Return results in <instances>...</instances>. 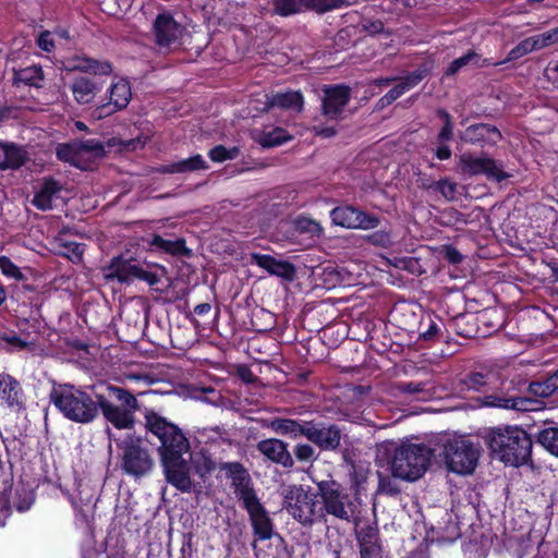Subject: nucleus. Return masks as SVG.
<instances>
[{
    "label": "nucleus",
    "instance_id": "c85d7f7f",
    "mask_svg": "<svg viewBox=\"0 0 558 558\" xmlns=\"http://www.w3.org/2000/svg\"><path fill=\"white\" fill-rule=\"evenodd\" d=\"M207 168L208 166L206 160L202 155L197 154L186 159H182L169 165H162L157 168V172L161 174L189 173Z\"/></svg>",
    "mask_w": 558,
    "mask_h": 558
},
{
    "label": "nucleus",
    "instance_id": "f03ea898",
    "mask_svg": "<svg viewBox=\"0 0 558 558\" xmlns=\"http://www.w3.org/2000/svg\"><path fill=\"white\" fill-rule=\"evenodd\" d=\"M486 444L499 459L510 465L525 464L532 453V439L519 427L492 429L486 436Z\"/></svg>",
    "mask_w": 558,
    "mask_h": 558
},
{
    "label": "nucleus",
    "instance_id": "7ed1b4c3",
    "mask_svg": "<svg viewBox=\"0 0 558 558\" xmlns=\"http://www.w3.org/2000/svg\"><path fill=\"white\" fill-rule=\"evenodd\" d=\"M432 454V450L424 444H402L395 449L390 462L391 474L414 482L426 472Z\"/></svg>",
    "mask_w": 558,
    "mask_h": 558
},
{
    "label": "nucleus",
    "instance_id": "393cba45",
    "mask_svg": "<svg viewBox=\"0 0 558 558\" xmlns=\"http://www.w3.org/2000/svg\"><path fill=\"white\" fill-rule=\"evenodd\" d=\"M462 140L483 147L497 144L501 140V133L495 125L478 123L466 128Z\"/></svg>",
    "mask_w": 558,
    "mask_h": 558
},
{
    "label": "nucleus",
    "instance_id": "338daca9",
    "mask_svg": "<svg viewBox=\"0 0 558 558\" xmlns=\"http://www.w3.org/2000/svg\"><path fill=\"white\" fill-rule=\"evenodd\" d=\"M527 40H530V45L533 46V51L539 50V49H543L546 47L544 40H542L541 34L536 35V36L529 37Z\"/></svg>",
    "mask_w": 558,
    "mask_h": 558
},
{
    "label": "nucleus",
    "instance_id": "e433bc0d",
    "mask_svg": "<svg viewBox=\"0 0 558 558\" xmlns=\"http://www.w3.org/2000/svg\"><path fill=\"white\" fill-rule=\"evenodd\" d=\"M44 81L43 69L37 65L26 66L14 71V83H23L25 85L40 87Z\"/></svg>",
    "mask_w": 558,
    "mask_h": 558
},
{
    "label": "nucleus",
    "instance_id": "4468645a",
    "mask_svg": "<svg viewBox=\"0 0 558 558\" xmlns=\"http://www.w3.org/2000/svg\"><path fill=\"white\" fill-rule=\"evenodd\" d=\"M304 437L323 451H335L341 444L342 435L335 424L306 421Z\"/></svg>",
    "mask_w": 558,
    "mask_h": 558
},
{
    "label": "nucleus",
    "instance_id": "1a4fd4ad",
    "mask_svg": "<svg viewBox=\"0 0 558 558\" xmlns=\"http://www.w3.org/2000/svg\"><path fill=\"white\" fill-rule=\"evenodd\" d=\"M105 271L107 280H118L121 283L142 280L153 287L160 281L157 274L145 270L136 260L121 255L113 257Z\"/></svg>",
    "mask_w": 558,
    "mask_h": 558
},
{
    "label": "nucleus",
    "instance_id": "69168bd1",
    "mask_svg": "<svg viewBox=\"0 0 558 558\" xmlns=\"http://www.w3.org/2000/svg\"><path fill=\"white\" fill-rule=\"evenodd\" d=\"M435 155L439 160H447L451 157V149L448 146L442 145L436 149Z\"/></svg>",
    "mask_w": 558,
    "mask_h": 558
},
{
    "label": "nucleus",
    "instance_id": "a19ab883",
    "mask_svg": "<svg viewBox=\"0 0 558 558\" xmlns=\"http://www.w3.org/2000/svg\"><path fill=\"white\" fill-rule=\"evenodd\" d=\"M392 475H386L380 472H378V486H377V494L379 495H386L389 497H397L401 494V488L399 483Z\"/></svg>",
    "mask_w": 558,
    "mask_h": 558
},
{
    "label": "nucleus",
    "instance_id": "603ef678",
    "mask_svg": "<svg viewBox=\"0 0 558 558\" xmlns=\"http://www.w3.org/2000/svg\"><path fill=\"white\" fill-rule=\"evenodd\" d=\"M367 241L374 245L387 247L391 244V236L386 231H377L367 235Z\"/></svg>",
    "mask_w": 558,
    "mask_h": 558
},
{
    "label": "nucleus",
    "instance_id": "c9c22d12",
    "mask_svg": "<svg viewBox=\"0 0 558 558\" xmlns=\"http://www.w3.org/2000/svg\"><path fill=\"white\" fill-rule=\"evenodd\" d=\"M356 539L360 550L381 546L379 531L375 523H367L356 530Z\"/></svg>",
    "mask_w": 558,
    "mask_h": 558
},
{
    "label": "nucleus",
    "instance_id": "13d9d810",
    "mask_svg": "<svg viewBox=\"0 0 558 558\" xmlns=\"http://www.w3.org/2000/svg\"><path fill=\"white\" fill-rule=\"evenodd\" d=\"M439 330V326L436 323L430 322L427 330L421 333V338L425 341H434L437 338Z\"/></svg>",
    "mask_w": 558,
    "mask_h": 558
},
{
    "label": "nucleus",
    "instance_id": "4be33fe9",
    "mask_svg": "<svg viewBox=\"0 0 558 558\" xmlns=\"http://www.w3.org/2000/svg\"><path fill=\"white\" fill-rule=\"evenodd\" d=\"M244 509L248 514L254 536L259 541L270 539L274 534V524L260 500L244 507Z\"/></svg>",
    "mask_w": 558,
    "mask_h": 558
},
{
    "label": "nucleus",
    "instance_id": "37998d69",
    "mask_svg": "<svg viewBox=\"0 0 558 558\" xmlns=\"http://www.w3.org/2000/svg\"><path fill=\"white\" fill-rule=\"evenodd\" d=\"M239 154L238 147L226 148L222 145H217L209 150L208 156L214 162H222L236 158Z\"/></svg>",
    "mask_w": 558,
    "mask_h": 558
},
{
    "label": "nucleus",
    "instance_id": "ddd939ff",
    "mask_svg": "<svg viewBox=\"0 0 558 558\" xmlns=\"http://www.w3.org/2000/svg\"><path fill=\"white\" fill-rule=\"evenodd\" d=\"M459 166L461 171L469 175L485 174L488 179L497 182L508 178L501 165L487 156L476 157L470 153H464L459 157Z\"/></svg>",
    "mask_w": 558,
    "mask_h": 558
},
{
    "label": "nucleus",
    "instance_id": "f704fd0d",
    "mask_svg": "<svg viewBox=\"0 0 558 558\" xmlns=\"http://www.w3.org/2000/svg\"><path fill=\"white\" fill-rule=\"evenodd\" d=\"M290 140V135L282 128H275L269 131H258L255 141L263 147L279 146Z\"/></svg>",
    "mask_w": 558,
    "mask_h": 558
},
{
    "label": "nucleus",
    "instance_id": "052dcab7",
    "mask_svg": "<svg viewBox=\"0 0 558 558\" xmlns=\"http://www.w3.org/2000/svg\"><path fill=\"white\" fill-rule=\"evenodd\" d=\"M360 558H383L381 546L360 550Z\"/></svg>",
    "mask_w": 558,
    "mask_h": 558
},
{
    "label": "nucleus",
    "instance_id": "2eb2a0df",
    "mask_svg": "<svg viewBox=\"0 0 558 558\" xmlns=\"http://www.w3.org/2000/svg\"><path fill=\"white\" fill-rule=\"evenodd\" d=\"M151 32L159 47L170 48L180 44L185 27L177 22L171 13L161 12L155 17Z\"/></svg>",
    "mask_w": 558,
    "mask_h": 558
},
{
    "label": "nucleus",
    "instance_id": "680f3d73",
    "mask_svg": "<svg viewBox=\"0 0 558 558\" xmlns=\"http://www.w3.org/2000/svg\"><path fill=\"white\" fill-rule=\"evenodd\" d=\"M367 33L375 35L384 32V23L381 21H372L364 25Z\"/></svg>",
    "mask_w": 558,
    "mask_h": 558
},
{
    "label": "nucleus",
    "instance_id": "774afa93",
    "mask_svg": "<svg viewBox=\"0 0 558 558\" xmlns=\"http://www.w3.org/2000/svg\"><path fill=\"white\" fill-rule=\"evenodd\" d=\"M541 35H542V40H544L546 47L550 46L553 44L558 43L556 34H554V29H550V31H548L546 33H543Z\"/></svg>",
    "mask_w": 558,
    "mask_h": 558
},
{
    "label": "nucleus",
    "instance_id": "0e129e2a",
    "mask_svg": "<svg viewBox=\"0 0 558 558\" xmlns=\"http://www.w3.org/2000/svg\"><path fill=\"white\" fill-rule=\"evenodd\" d=\"M316 135L328 138L336 134V129L332 126H315Z\"/></svg>",
    "mask_w": 558,
    "mask_h": 558
},
{
    "label": "nucleus",
    "instance_id": "4d7b16f0",
    "mask_svg": "<svg viewBox=\"0 0 558 558\" xmlns=\"http://www.w3.org/2000/svg\"><path fill=\"white\" fill-rule=\"evenodd\" d=\"M445 257L451 263V264H459L462 262L463 256L462 254L453 246H447L445 248Z\"/></svg>",
    "mask_w": 558,
    "mask_h": 558
},
{
    "label": "nucleus",
    "instance_id": "b1692460",
    "mask_svg": "<svg viewBox=\"0 0 558 558\" xmlns=\"http://www.w3.org/2000/svg\"><path fill=\"white\" fill-rule=\"evenodd\" d=\"M257 450L274 463L283 468H292L293 458L288 450V444L277 438H268L260 440L256 445Z\"/></svg>",
    "mask_w": 558,
    "mask_h": 558
},
{
    "label": "nucleus",
    "instance_id": "c756f323",
    "mask_svg": "<svg viewBox=\"0 0 558 558\" xmlns=\"http://www.w3.org/2000/svg\"><path fill=\"white\" fill-rule=\"evenodd\" d=\"M0 170L19 169L25 163L27 153L22 147L12 143L0 142Z\"/></svg>",
    "mask_w": 558,
    "mask_h": 558
},
{
    "label": "nucleus",
    "instance_id": "6e6d98bb",
    "mask_svg": "<svg viewBox=\"0 0 558 558\" xmlns=\"http://www.w3.org/2000/svg\"><path fill=\"white\" fill-rule=\"evenodd\" d=\"M352 483L355 489L354 496L357 497V495L361 493V490L364 489V484L366 483V475L361 472H354L352 474Z\"/></svg>",
    "mask_w": 558,
    "mask_h": 558
},
{
    "label": "nucleus",
    "instance_id": "dca6fc26",
    "mask_svg": "<svg viewBox=\"0 0 558 558\" xmlns=\"http://www.w3.org/2000/svg\"><path fill=\"white\" fill-rule=\"evenodd\" d=\"M461 384L468 390L481 391L486 395L489 390L500 388L504 384V378L498 368L482 366L468 373L461 379Z\"/></svg>",
    "mask_w": 558,
    "mask_h": 558
},
{
    "label": "nucleus",
    "instance_id": "a211bd4d",
    "mask_svg": "<svg viewBox=\"0 0 558 558\" xmlns=\"http://www.w3.org/2000/svg\"><path fill=\"white\" fill-rule=\"evenodd\" d=\"M490 393L484 395L481 399V403L486 407H494L506 410H517V411H529L532 409V405L536 403L535 400L526 397H518L515 395L510 393L508 390H490Z\"/></svg>",
    "mask_w": 558,
    "mask_h": 558
},
{
    "label": "nucleus",
    "instance_id": "09e8293b",
    "mask_svg": "<svg viewBox=\"0 0 558 558\" xmlns=\"http://www.w3.org/2000/svg\"><path fill=\"white\" fill-rule=\"evenodd\" d=\"M437 190L446 199L453 201L457 195V184L448 179L439 180L435 183Z\"/></svg>",
    "mask_w": 558,
    "mask_h": 558
},
{
    "label": "nucleus",
    "instance_id": "20e7f679",
    "mask_svg": "<svg viewBox=\"0 0 558 558\" xmlns=\"http://www.w3.org/2000/svg\"><path fill=\"white\" fill-rule=\"evenodd\" d=\"M317 489L323 505L322 511L348 523L355 521L360 513L359 497L350 495L336 481H322L317 484Z\"/></svg>",
    "mask_w": 558,
    "mask_h": 558
},
{
    "label": "nucleus",
    "instance_id": "aec40b11",
    "mask_svg": "<svg viewBox=\"0 0 558 558\" xmlns=\"http://www.w3.org/2000/svg\"><path fill=\"white\" fill-rule=\"evenodd\" d=\"M0 402L14 411L23 410L26 404L22 385L9 374H0Z\"/></svg>",
    "mask_w": 558,
    "mask_h": 558
},
{
    "label": "nucleus",
    "instance_id": "bb28decb",
    "mask_svg": "<svg viewBox=\"0 0 558 558\" xmlns=\"http://www.w3.org/2000/svg\"><path fill=\"white\" fill-rule=\"evenodd\" d=\"M70 90L78 105H88L94 101L101 86L94 80L80 76L71 83Z\"/></svg>",
    "mask_w": 558,
    "mask_h": 558
},
{
    "label": "nucleus",
    "instance_id": "9b49d317",
    "mask_svg": "<svg viewBox=\"0 0 558 558\" xmlns=\"http://www.w3.org/2000/svg\"><path fill=\"white\" fill-rule=\"evenodd\" d=\"M183 454L175 453L160 460L167 482L182 493H191L196 489V485L191 478L192 466L183 459Z\"/></svg>",
    "mask_w": 558,
    "mask_h": 558
},
{
    "label": "nucleus",
    "instance_id": "de8ad7c7",
    "mask_svg": "<svg viewBox=\"0 0 558 558\" xmlns=\"http://www.w3.org/2000/svg\"><path fill=\"white\" fill-rule=\"evenodd\" d=\"M295 458L301 462H313L317 456L314 448L308 444H299L293 449Z\"/></svg>",
    "mask_w": 558,
    "mask_h": 558
},
{
    "label": "nucleus",
    "instance_id": "2f4dec72",
    "mask_svg": "<svg viewBox=\"0 0 558 558\" xmlns=\"http://www.w3.org/2000/svg\"><path fill=\"white\" fill-rule=\"evenodd\" d=\"M132 98V92L130 83L120 78L118 82L111 84L109 88V101L117 108L119 111L125 109L130 104Z\"/></svg>",
    "mask_w": 558,
    "mask_h": 558
},
{
    "label": "nucleus",
    "instance_id": "6e6552de",
    "mask_svg": "<svg viewBox=\"0 0 558 558\" xmlns=\"http://www.w3.org/2000/svg\"><path fill=\"white\" fill-rule=\"evenodd\" d=\"M283 507L302 525H312L317 515V502L301 485H291L284 489Z\"/></svg>",
    "mask_w": 558,
    "mask_h": 558
},
{
    "label": "nucleus",
    "instance_id": "4c0bfd02",
    "mask_svg": "<svg viewBox=\"0 0 558 558\" xmlns=\"http://www.w3.org/2000/svg\"><path fill=\"white\" fill-rule=\"evenodd\" d=\"M558 389V369L544 380L532 381L529 391L536 397H550Z\"/></svg>",
    "mask_w": 558,
    "mask_h": 558
},
{
    "label": "nucleus",
    "instance_id": "f3484780",
    "mask_svg": "<svg viewBox=\"0 0 558 558\" xmlns=\"http://www.w3.org/2000/svg\"><path fill=\"white\" fill-rule=\"evenodd\" d=\"M329 0H270L272 14L290 16L305 11L329 12Z\"/></svg>",
    "mask_w": 558,
    "mask_h": 558
},
{
    "label": "nucleus",
    "instance_id": "f257e3e1",
    "mask_svg": "<svg viewBox=\"0 0 558 558\" xmlns=\"http://www.w3.org/2000/svg\"><path fill=\"white\" fill-rule=\"evenodd\" d=\"M49 400L69 421L89 424L95 421L100 410L105 420L118 429L132 428L134 413L140 409L133 393L111 384L101 385L99 390H94V397L74 385H54Z\"/></svg>",
    "mask_w": 558,
    "mask_h": 558
},
{
    "label": "nucleus",
    "instance_id": "ea45409f",
    "mask_svg": "<svg viewBox=\"0 0 558 558\" xmlns=\"http://www.w3.org/2000/svg\"><path fill=\"white\" fill-rule=\"evenodd\" d=\"M56 154L58 159L69 162L76 168H84L74 141L58 145Z\"/></svg>",
    "mask_w": 558,
    "mask_h": 558
},
{
    "label": "nucleus",
    "instance_id": "58836bf2",
    "mask_svg": "<svg viewBox=\"0 0 558 558\" xmlns=\"http://www.w3.org/2000/svg\"><path fill=\"white\" fill-rule=\"evenodd\" d=\"M537 442L548 452L558 457V427H547L538 432Z\"/></svg>",
    "mask_w": 558,
    "mask_h": 558
},
{
    "label": "nucleus",
    "instance_id": "5701e85b",
    "mask_svg": "<svg viewBox=\"0 0 558 558\" xmlns=\"http://www.w3.org/2000/svg\"><path fill=\"white\" fill-rule=\"evenodd\" d=\"M250 259L252 264L265 269L269 275L286 281H292L295 277V267L290 262L279 260L271 255L259 253H252Z\"/></svg>",
    "mask_w": 558,
    "mask_h": 558
},
{
    "label": "nucleus",
    "instance_id": "72a5a7b5",
    "mask_svg": "<svg viewBox=\"0 0 558 558\" xmlns=\"http://www.w3.org/2000/svg\"><path fill=\"white\" fill-rule=\"evenodd\" d=\"M74 143L82 161L85 159L101 158L106 154L105 146L96 138L76 140Z\"/></svg>",
    "mask_w": 558,
    "mask_h": 558
},
{
    "label": "nucleus",
    "instance_id": "0eeeda50",
    "mask_svg": "<svg viewBox=\"0 0 558 558\" xmlns=\"http://www.w3.org/2000/svg\"><path fill=\"white\" fill-rule=\"evenodd\" d=\"M119 448L122 451L121 469L125 474L142 477L153 470L154 459L141 438L129 436L119 445Z\"/></svg>",
    "mask_w": 558,
    "mask_h": 558
},
{
    "label": "nucleus",
    "instance_id": "7c9ffc66",
    "mask_svg": "<svg viewBox=\"0 0 558 558\" xmlns=\"http://www.w3.org/2000/svg\"><path fill=\"white\" fill-rule=\"evenodd\" d=\"M290 109L301 111L303 109V96L300 92L288 90L267 96L265 109L271 108Z\"/></svg>",
    "mask_w": 558,
    "mask_h": 558
},
{
    "label": "nucleus",
    "instance_id": "3c124183",
    "mask_svg": "<svg viewBox=\"0 0 558 558\" xmlns=\"http://www.w3.org/2000/svg\"><path fill=\"white\" fill-rule=\"evenodd\" d=\"M533 51V46L530 45V40L524 39L519 43L513 49L510 50L508 59L515 60Z\"/></svg>",
    "mask_w": 558,
    "mask_h": 558
},
{
    "label": "nucleus",
    "instance_id": "bf43d9fd",
    "mask_svg": "<svg viewBox=\"0 0 558 558\" xmlns=\"http://www.w3.org/2000/svg\"><path fill=\"white\" fill-rule=\"evenodd\" d=\"M298 226L302 230H306L312 233L319 232L322 230L319 223H317L316 221L311 220V219H300L298 221Z\"/></svg>",
    "mask_w": 558,
    "mask_h": 558
},
{
    "label": "nucleus",
    "instance_id": "423d86ee",
    "mask_svg": "<svg viewBox=\"0 0 558 558\" xmlns=\"http://www.w3.org/2000/svg\"><path fill=\"white\" fill-rule=\"evenodd\" d=\"M444 458L451 472L471 474L478 462L480 447L464 438L448 440L444 448Z\"/></svg>",
    "mask_w": 558,
    "mask_h": 558
},
{
    "label": "nucleus",
    "instance_id": "a18cd8bd",
    "mask_svg": "<svg viewBox=\"0 0 558 558\" xmlns=\"http://www.w3.org/2000/svg\"><path fill=\"white\" fill-rule=\"evenodd\" d=\"M437 116L442 119L444 126L438 133V141L439 142H449L452 140L453 136V125L451 116L445 110V109H438Z\"/></svg>",
    "mask_w": 558,
    "mask_h": 558
},
{
    "label": "nucleus",
    "instance_id": "f8f14e48",
    "mask_svg": "<svg viewBox=\"0 0 558 558\" xmlns=\"http://www.w3.org/2000/svg\"><path fill=\"white\" fill-rule=\"evenodd\" d=\"M330 218L337 226L347 229L369 230L379 226L380 219L375 215H368L353 206H338L330 211Z\"/></svg>",
    "mask_w": 558,
    "mask_h": 558
},
{
    "label": "nucleus",
    "instance_id": "864d4df0",
    "mask_svg": "<svg viewBox=\"0 0 558 558\" xmlns=\"http://www.w3.org/2000/svg\"><path fill=\"white\" fill-rule=\"evenodd\" d=\"M397 388L400 392L416 395L424 391L425 385L423 383H400Z\"/></svg>",
    "mask_w": 558,
    "mask_h": 558
},
{
    "label": "nucleus",
    "instance_id": "412c9836",
    "mask_svg": "<svg viewBox=\"0 0 558 558\" xmlns=\"http://www.w3.org/2000/svg\"><path fill=\"white\" fill-rule=\"evenodd\" d=\"M63 68L69 72L78 71L99 76L112 73L110 62L89 58L85 54H75L66 58L63 61Z\"/></svg>",
    "mask_w": 558,
    "mask_h": 558
},
{
    "label": "nucleus",
    "instance_id": "49530a36",
    "mask_svg": "<svg viewBox=\"0 0 558 558\" xmlns=\"http://www.w3.org/2000/svg\"><path fill=\"white\" fill-rule=\"evenodd\" d=\"M0 270L4 276L15 280H23L25 278L21 269L7 256L0 257Z\"/></svg>",
    "mask_w": 558,
    "mask_h": 558
},
{
    "label": "nucleus",
    "instance_id": "6ab92c4d",
    "mask_svg": "<svg viewBox=\"0 0 558 558\" xmlns=\"http://www.w3.org/2000/svg\"><path fill=\"white\" fill-rule=\"evenodd\" d=\"M323 97V113L329 119H338L348 105L351 90L344 85L326 86Z\"/></svg>",
    "mask_w": 558,
    "mask_h": 558
},
{
    "label": "nucleus",
    "instance_id": "9d476101",
    "mask_svg": "<svg viewBox=\"0 0 558 558\" xmlns=\"http://www.w3.org/2000/svg\"><path fill=\"white\" fill-rule=\"evenodd\" d=\"M220 470L231 481V487L242 507H246L259 500L254 488L253 480L248 471L240 462H222Z\"/></svg>",
    "mask_w": 558,
    "mask_h": 558
},
{
    "label": "nucleus",
    "instance_id": "e2e57ef3",
    "mask_svg": "<svg viewBox=\"0 0 558 558\" xmlns=\"http://www.w3.org/2000/svg\"><path fill=\"white\" fill-rule=\"evenodd\" d=\"M407 90L404 89V87L398 83L395 87H392L388 93V97L391 99V101L393 102L395 100H397L399 97H401Z\"/></svg>",
    "mask_w": 558,
    "mask_h": 558
},
{
    "label": "nucleus",
    "instance_id": "c03bdc74",
    "mask_svg": "<svg viewBox=\"0 0 558 558\" xmlns=\"http://www.w3.org/2000/svg\"><path fill=\"white\" fill-rule=\"evenodd\" d=\"M428 74V68L425 65L420 66L412 73L408 74L407 76L402 77L400 80V84L404 87V89L408 92L411 88L418 85Z\"/></svg>",
    "mask_w": 558,
    "mask_h": 558
},
{
    "label": "nucleus",
    "instance_id": "a878e982",
    "mask_svg": "<svg viewBox=\"0 0 558 558\" xmlns=\"http://www.w3.org/2000/svg\"><path fill=\"white\" fill-rule=\"evenodd\" d=\"M149 246L158 252L166 253L172 256L191 257L192 250L186 246L183 238H165L159 234H154L148 241Z\"/></svg>",
    "mask_w": 558,
    "mask_h": 558
},
{
    "label": "nucleus",
    "instance_id": "39448f33",
    "mask_svg": "<svg viewBox=\"0 0 558 558\" xmlns=\"http://www.w3.org/2000/svg\"><path fill=\"white\" fill-rule=\"evenodd\" d=\"M145 427L160 441L158 447L160 459L175 453H186L190 450V442L183 432L160 414L147 411Z\"/></svg>",
    "mask_w": 558,
    "mask_h": 558
},
{
    "label": "nucleus",
    "instance_id": "79ce46f5",
    "mask_svg": "<svg viewBox=\"0 0 558 558\" xmlns=\"http://www.w3.org/2000/svg\"><path fill=\"white\" fill-rule=\"evenodd\" d=\"M478 59H480V56L477 53H475L474 51H469L464 56L451 61L445 72V75L452 76V75L457 74L462 68L466 66L468 64L477 63Z\"/></svg>",
    "mask_w": 558,
    "mask_h": 558
},
{
    "label": "nucleus",
    "instance_id": "473e14b6",
    "mask_svg": "<svg viewBox=\"0 0 558 558\" xmlns=\"http://www.w3.org/2000/svg\"><path fill=\"white\" fill-rule=\"evenodd\" d=\"M269 427L277 434L296 438L305 435L306 421L300 423L292 418H275L269 423Z\"/></svg>",
    "mask_w": 558,
    "mask_h": 558
},
{
    "label": "nucleus",
    "instance_id": "8fccbe9b",
    "mask_svg": "<svg viewBox=\"0 0 558 558\" xmlns=\"http://www.w3.org/2000/svg\"><path fill=\"white\" fill-rule=\"evenodd\" d=\"M118 111L119 110L108 100L107 102H102L101 105L93 108L90 111V118L95 121H100Z\"/></svg>",
    "mask_w": 558,
    "mask_h": 558
},
{
    "label": "nucleus",
    "instance_id": "5fc2aeb1",
    "mask_svg": "<svg viewBox=\"0 0 558 558\" xmlns=\"http://www.w3.org/2000/svg\"><path fill=\"white\" fill-rule=\"evenodd\" d=\"M37 45L40 49L44 51L50 52L54 49V44L51 37V33L48 31H45L40 33L37 39Z\"/></svg>",
    "mask_w": 558,
    "mask_h": 558
},
{
    "label": "nucleus",
    "instance_id": "cd10ccee",
    "mask_svg": "<svg viewBox=\"0 0 558 558\" xmlns=\"http://www.w3.org/2000/svg\"><path fill=\"white\" fill-rule=\"evenodd\" d=\"M61 190L62 186L58 181L51 178H46L38 191L35 193L32 203L39 210H50L52 208L53 199L58 197Z\"/></svg>",
    "mask_w": 558,
    "mask_h": 558
}]
</instances>
